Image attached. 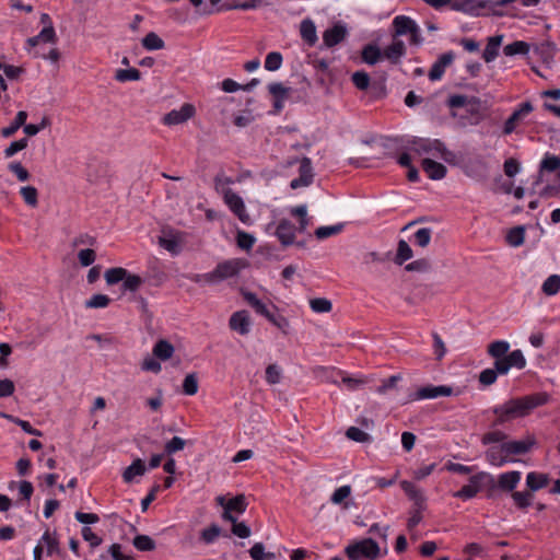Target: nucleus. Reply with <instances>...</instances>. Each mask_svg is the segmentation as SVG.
<instances>
[{
	"label": "nucleus",
	"mask_w": 560,
	"mask_h": 560,
	"mask_svg": "<svg viewBox=\"0 0 560 560\" xmlns=\"http://www.w3.org/2000/svg\"><path fill=\"white\" fill-rule=\"evenodd\" d=\"M529 51V45L523 40H515L503 48L505 56L512 57L516 55H527Z\"/></svg>",
	"instance_id": "obj_36"
},
{
	"label": "nucleus",
	"mask_w": 560,
	"mask_h": 560,
	"mask_svg": "<svg viewBox=\"0 0 560 560\" xmlns=\"http://www.w3.org/2000/svg\"><path fill=\"white\" fill-rule=\"evenodd\" d=\"M351 491L352 490L349 485L337 488L330 497L331 503L337 505L343 504V509H348L349 502H345V500L351 495Z\"/></svg>",
	"instance_id": "obj_34"
},
{
	"label": "nucleus",
	"mask_w": 560,
	"mask_h": 560,
	"mask_svg": "<svg viewBox=\"0 0 560 560\" xmlns=\"http://www.w3.org/2000/svg\"><path fill=\"white\" fill-rule=\"evenodd\" d=\"M455 55L453 51H447L442 54L439 59L432 65L430 71H429V79L431 81H438L440 80L445 69L452 65L454 61Z\"/></svg>",
	"instance_id": "obj_17"
},
{
	"label": "nucleus",
	"mask_w": 560,
	"mask_h": 560,
	"mask_svg": "<svg viewBox=\"0 0 560 560\" xmlns=\"http://www.w3.org/2000/svg\"><path fill=\"white\" fill-rule=\"evenodd\" d=\"M417 23L409 16L397 15L393 20V26L395 30V36H404L415 31Z\"/></svg>",
	"instance_id": "obj_24"
},
{
	"label": "nucleus",
	"mask_w": 560,
	"mask_h": 560,
	"mask_svg": "<svg viewBox=\"0 0 560 560\" xmlns=\"http://www.w3.org/2000/svg\"><path fill=\"white\" fill-rule=\"evenodd\" d=\"M310 306L315 313H328L332 308V304L328 299L315 298L310 301Z\"/></svg>",
	"instance_id": "obj_52"
},
{
	"label": "nucleus",
	"mask_w": 560,
	"mask_h": 560,
	"mask_svg": "<svg viewBox=\"0 0 560 560\" xmlns=\"http://www.w3.org/2000/svg\"><path fill=\"white\" fill-rule=\"evenodd\" d=\"M26 119H27L26 112H24V110L18 112L14 120L10 124V126H8L1 130L2 137L9 138V137L13 136L21 127L24 126Z\"/></svg>",
	"instance_id": "obj_33"
},
{
	"label": "nucleus",
	"mask_w": 560,
	"mask_h": 560,
	"mask_svg": "<svg viewBox=\"0 0 560 560\" xmlns=\"http://www.w3.org/2000/svg\"><path fill=\"white\" fill-rule=\"evenodd\" d=\"M506 438H508V435L504 432H502L500 430H493V431H489L482 435L481 443L483 445H489L492 443H501L502 444L503 442H506Z\"/></svg>",
	"instance_id": "obj_53"
},
{
	"label": "nucleus",
	"mask_w": 560,
	"mask_h": 560,
	"mask_svg": "<svg viewBox=\"0 0 560 560\" xmlns=\"http://www.w3.org/2000/svg\"><path fill=\"white\" fill-rule=\"evenodd\" d=\"M229 326L232 330L244 336L250 331V318L247 311L242 310L232 314L229 320Z\"/></svg>",
	"instance_id": "obj_16"
},
{
	"label": "nucleus",
	"mask_w": 560,
	"mask_h": 560,
	"mask_svg": "<svg viewBox=\"0 0 560 560\" xmlns=\"http://www.w3.org/2000/svg\"><path fill=\"white\" fill-rule=\"evenodd\" d=\"M20 194L24 199L25 203L31 207H36L38 203V191L33 186H25L20 189Z\"/></svg>",
	"instance_id": "obj_47"
},
{
	"label": "nucleus",
	"mask_w": 560,
	"mask_h": 560,
	"mask_svg": "<svg viewBox=\"0 0 560 560\" xmlns=\"http://www.w3.org/2000/svg\"><path fill=\"white\" fill-rule=\"evenodd\" d=\"M141 43L147 50H159L165 46L164 40L154 32L148 33Z\"/></svg>",
	"instance_id": "obj_37"
},
{
	"label": "nucleus",
	"mask_w": 560,
	"mask_h": 560,
	"mask_svg": "<svg viewBox=\"0 0 560 560\" xmlns=\"http://www.w3.org/2000/svg\"><path fill=\"white\" fill-rule=\"evenodd\" d=\"M549 482L548 475L535 471L528 472L526 476V485L532 492L545 488Z\"/></svg>",
	"instance_id": "obj_30"
},
{
	"label": "nucleus",
	"mask_w": 560,
	"mask_h": 560,
	"mask_svg": "<svg viewBox=\"0 0 560 560\" xmlns=\"http://www.w3.org/2000/svg\"><path fill=\"white\" fill-rule=\"evenodd\" d=\"M453 395V387L447 385H428L420 387L413 394L409 395L410 400H423V399H434L441 396H451Z\"/></svg>",
	"instance_id": "obj_12"
},
{
	"label": "nucleus",
	"mask_w": 560,
	"mask_h": 560,
	"mask_svg": "<svg viewBox=\"0 0 560 560\" xmlns=\"http://www.w3.org/2000/svg\"><path fill=\"white\" fill-rule=\"evenodd\" d=\"M174 351V346L164 339L159 340L153 347V355L162 361L171 359Z\"/></svg>",
	"instance_id": "obj_31"
},
{
	"label": "nucleus",
	"mask_w": 560,
	"mask_h": 560,
	"mask_svg": "<svg viewBox=\"0 0 560 560\" xmlns=\"http://www.w3.org/2000/svg\"><path fill=\"white\" fill-rule=\"evenodd\" d=\"M224 202L229 209L245 224L252 222L249 214L246 212L245 203L241 196L232 189H226L223 192Z\"/></svg>",
	"instance_id": "obj_11"
},
{
	"label": "nucleus",
	"mask_w": 560,
	"mask_h": 560,
	"mask_svg": "<svg viewBox=\"0 0 560 560\" xmlns=\"http://www.w3.org/2000/svg\"><path fill=\"white\" fill-rule=\"evenodd\" d=\"M525 229L522 225L511 229L506 235V241L511 246L517 247L524 243Z\"/></svg>",
	"instance_id": "obj_43"
},
{
	"label": "nucleus",
	"mask_w": 560,
	"mask_h": 560,
	"mask_svg": "<svg viewBox=\"0 0 560 560\" xmlns=\"http://www.w3.org/2000/svg\"><path fill=\"white\" fill-rule=\"evenodd\" d=\"M312 372L314 377L323 383L338 384L341 377V371L331 366H315Z\"/></svg>",
	"instance_id": "obj_20"
},
{
	"label": "nucleus",
	"mask_w": 560,
	"mask_h": 560,
	"mask_svg": "<svg viewBox=\"0 0 560 560\" xmlns=\"http://www.w3.org/2000/svg\"><path fill=\"white\" fill-rule=\"evenodd\" d=\"M407 149L416 152L417 154H430V153H439L445 161H448L450 156H453V153L448 151L445 144L438 139L431 140L427 138H412L407 142Z\"/></svg>",
	"instance_id": "obj_9"
},
{
	"label": "nucleus",
	"mask_w": 560,
	"mask_h": 560,
	"mask_svg": "<svg viewBox=\"0 0 560 560\" xmlns=\"http://www.w3.org/2000/svg\"><path fill=\"white\" fill-rule=\"evenodd\" d=\"M246 267L247 261L245 259H229L218 264L211 272L206 273L203 277L208 283H218L231 277L237 276L238 272Z\"/></svg>",
	"instance_id": "obj_8"
},
{
	"label": "nucleus",
	"mask_w": 560,
	"mask_h": 560,
	"mask_svg": "<svg viewBox=\"0 0 560 560\" xmlns=\"http://www.w3.org/2000/svg\"><path fill=\"white\" fill-rule=\"evenodd\" d=\"M422 168L427 173L428 177L433 180H439L445 177L446 167L434 160L423 159L422 160Z\"/></svg>",
	"instance_id": "obj_22"
},
{
	"label": "nucleus",
	"mask_w": 560,
	"mask_h": 560,
	"mask_svg": "<svg viewBox=\"0 0 560 560\" xmlns=\"http://www.w3.org/2000/svg\"><path fill=\"white\" fill-rule=\"evenodd\" d=\"M221 534V528L212 524L210 527L205 528L201 530L200 537L203 542L206 544H212Z\"/></svg>",
	"instance_id": "obj_60"
},
{
	"label": "nucleus",
	"mask_w": 560,
	"mask_h": 560,
	"mask_svg": "<svg viewBox=\"0 0 560 560\" xmlns=\"http://www.w3.org/2000/svg\"><path fill=\"white\" fill-rule=\"evenodd\" d=\"M559 168H560V158L547 153L544 156L542 161L540 162L539 177L536 180V184L541 182V175L544 172H556Z\"/></svg>",
	"instance_id": "obj_32"
},
{
	"label": "nucleus",
	"mask_w": 560,
	"mask_h": 560,
	"mask_svg": "<svg viewBox=\"0 0 560 560\" xmlns=\"http://www.w3.org/2000/svg\"><path fill=\"white\" fill-rule=\"evenodd\" d=\"M432 230L430 228H421L415 233V244L424 248L430 244Z\"/></svg>",
	"instance_id": "obj_57"
},
{
	"label": "nucleus",
	"mask_w": 560,
	"mask_h": 560,
	"mask_svg": "<svg viewBox=\"0 0 560 560\" xmlns=\"http://www.w3.org/2000/svg\"><path fill=\"white\" fill-rule=\"evenodd\" d=\"M347 35L346 26L336 24L332 27L326 30L323 34V42L326 47H334L341 43Z\"/></svg>",
	"instance_id": "obj_18"
},
{
	"label": "nucleus",
	"mask_w": 560,
	"mask_h": 560,
	"mask_svg": "<svg viewBox=\"0 0 560 560\" xmlns=\"http://www.w3.org/2000/svg\"><path fill=\"white\" fill-rule=\"evenodd\" d=\"M542 292L548 295H555L560 291V276L551 275L549 276L541 285Z\"/></svg>",
	"instance_id": "obj_42"
},
{
	"label": "nucleus",
	"mask_w": 560,
	"mask_h": 560,
	"mask_svg": "<svg viewBox=\"0 0 560 560\" xmlns=\"http://www.w3.org/2000/svg\"><path fill=\"white\" fill-rule=\"evenodd\" d=\"M186 441L179 436L172 438L168 442L164 445V452L166 455H173L176 452H179L184 450L186 445Z\"/></svg>",
	"instance_id": "obj_56"
},
{
	"label": "nucleus",
	"mask_w": 560,
	"mask_h": 560,
	"mask_svg": "<svg viewBox=\"0 0 560 560\" xmlns=\"http://www.w3.org/2000/svg\"><path fill=\"white\" fill-rule=\"evenodd\" d=\"M343 229V224L339 223L330 226H319L315 230V236L318 240H325L332 235L339 234Z\"/></svg>",
	"instance_id": "obj_49"
},
{
	"label": "nucleus",
	"mask_w": 560,
	"mask_h": 560,
	"mask_svg": "<svg viewBox=\"0 0 560 560\" xmlns=\"http://www.w3.org/2000/svg\"><path fill=\"white\" fill-rule=\"evenodd\" d=\"M502 39L503 35H495L489 37L487 46L482 54V58L485 59L486 62H491L498 57Z\"/></svg>",
	"instance_id": "obj_26"
},
{
	"label": "nucleus",
	"mask_w": 560,
	"mask_h": 560,
	"mask_svg": "<svg viewBox=\"0 0 560 560\" xmlns=\"http://www.w3.org/2000/svg\"><path fill=\"white\" fill-rule=\"evenodd\" d=\"M352 83L358 90L365 91L371 85L370 75L365 71H355L351 77Z\"/></svg>",
	"instance_id": "obj_46"
},
{
	"label": "nucleus",
	"mask_w": 560,
	"mask_h": 560,
	"mask_svg": "<svg viewBox=\"0 0 560 560\" xmlns=\"http://www.w3.org/2000/svg\"><path fill=\"white\" fill-rule=\"evenodd\" d=\"M382 51L375 45H366L362 50V59L368 65H375L382 57Z\"/></svg>",
	"instance_id": "obj_41"
},
{
	"label": "nucleus",
	"mask_w": 560,
	"mask_h": 560,
	"mask_svg": "<svg viewBox=\"0 0 560 560\" xmlns=\"http://www.w3.org/2000/svg\"><path fill=\"white\" fill-rule=\"evenodd\" d=\"M497 2L498 0H453L452 9L474 16L483 14V11L503 15L505 12L499 9Z\"/></svg>",
	"instance_id": "obj_6"
},
{
	"label": "nucleus",
	"mask_w": 560,
	"mask_h": 560,
	"mask_svg": "<svg viewBox=\"0 0 560 560\" xmlns=\"http://www.w3.org/2000/svg\"><path fill=\"white\" fill-rule=\"evenodd\" d=\"M346 435L348 439L361 443L369 442L371 440L370 434H368L366 432L362 431L357 427H350L347 430Z\"/></svg>",
	"instance_id": "obj_63"
},
{
	"label": "nucleus",
	"mask_w": 560,
	"mask_h": 560,
	"mask_svg": "<svg viewBox=\"0 0 560 560\" xmlns=\"http://www.w3.org/2000/svg\"><path fill=\"white\" fill-rule=\"evenodd\" d=\"M218 501L221 505L224 506L225 510H229V512H231V513L234 511V512L242 514L245 512V510L247 508L245 497L242 494L236 495L235 498L229 500L225 504H224L223 497H219Z\"/></svg>",
	"instance_id": "obj_29"
},
{
	"label": "nucleus",
	"mask_w": 560,
	"mask_h": 560,
	"mask_svg": "<svg viewBox=\"0 0 560 560\" xmlns=\"http://www.w3.org/2000/svg\"><path fill=\"white\" fill-rule=\"evenodd\" d=\"M548 399L549 396L546 393L510 398L491 409V412L495 416L492 427L505 424L517 418H524L535 408L547 404Z\"/></svg>",
	"instance_id": "obj_2"
},
{
	"label": "nucleus",
	"mask_w": 560,
	"mask_h": 560,
	"mask_svg": "<svg viewBox=\"0 0 560 560\" xmlns=\"http://www.w3.org/2000/svg\"><path fill=\"white\" fill-rule=\"evenodd\" d=\"M95 258H96V253L94 249H91V248L81 249L78 253V259L82 267L91 266L95 261Z\"/></svg>",
	"instance_id": "obj_64"
},
{
	"label": "nucleus",
	"mask_w": 560,
	"mask_h": 560,
	"mask_svg": "<svg viewBox=\"0 0 560 560\" xmlns=\"http://www.w3.org/2000/svg\"><path fill=\"white\" fill-rule=\"evenodd\" d=\"M536 445V439L532 435L518 441H506L502 443V450L508 457L524 455Z\"/></svg>",
	"instance_id": "obj_14"
},
{
	"label": "nucleus",
	"mask_w": 560,
	"mask_h": 560,
	"mask_svg": "<svg viewBox=\"0 0 560 560\" xmlns=\"http://www.w3.org/2000/svg\"><path fill=\"white\" fill-rule=\"evenodd\" d=\"M145 470L144 462L141 458H137L124 470L122 479L125 482L130 483L136 476H143Z\"/></svg>",
	"instance_id": "obj_27"
},
{
	"label": "nucleus",
	"mask_w": 560,
	"mask_h": 560,
	"mask_svg": "<svg viewBox=\"0 0 560 560\" xmlns=\"http://www.w3.org/2000/svg\"><path fill=\"white\" fill-rule=\"evenodd\" d=\"M534 107L530 102L522 103L505 120L503 126V135H511L515 131L516 127L523 121L532 112Z\"/></svg>",
	"instance_id": "obj_13"
},
{
	"label": "nucleus",
	"mask_w": 560,
	"mask_h": 560,
	"mask_svg": "<svg viewBox=\"0 0 560 560\" xmlns=\"http://www.w3.org/2000/svg\"><path fill=\"white\" fill-rule=\"evenodd\" d=\"M244 300L256 311V313L265 316L275 325L280 326V324L276 320L273 315L270 313L268 306L261 302L255 293L252 292H243Z\"/></svg>",
	"instance_id": "obj_19"
},
{
	"label": "nucleus",
	"mask_w": 560,
	"mask_h": 560,
	"mask_svg": "<svg viewBox=\"0 0 560 560\" xmlns=\"http://www.w3.org/2000/svg\"><path fill=\"white\" fill-rule=\"evenodd\" d=\"M28 144L27 138H22L20 140L13 141L10 143V145L4 150V158L9 159L12 158L18 152L25 149Z\"/></svg>",
	"instance_id": "obj_61"
},
{
	"label": "nucleus",
	"mask_w": 560,
	"mask_h": 560,
	"mask_svg": "<svg viewBox=\"0 0 560 560\" xmlns=\"http://www.w3.org/2000/svg\"><path fill=\"white\" fill-rule=\"evenodd\" d=\"M521 478L522 474L517 470L500 474L497 481L493 476L489 474V477L487 478V498L495 500L499 498L500 491L514 492L515 488L521 481Z\"/></svg>",
	"instance_id": "obj_5"
},
{
	"label": "nucleus",
	"mask_w": 560,
	"mask_h": 560,
	"mask_svg": "<svg viewBox=\"0 0 560 560\" xmlns=\"http://www.w3.org/2000/svg\"><path fill=\"white\" fill-rule=\"evenodd\" d=\"M143 283V280L138 275L127 273L122 281V289L125 291L136 292Z\"/></svg>",
	"instance_id": "obj_51"
},
{
	"label": "nucleus",
	"mask_w": 560,
	"mask_h": 560,
	"mask_svg": "<svg viewBox=\"0 0 560 560\" xmlns=\"http://www.w3.org/2000/svg\"><path fill=\"white\" fill-rule=\"evenodd\" d=\"M300 34H301L302 39L308 46H314L318 39L316 26L311 19H305L301 22Z\"/></svg>",
	"instance_id": "obj_25"
},
{
	"label": "nucleus",
	"mask_w": 560,
	"mask_h": 560,
	"mask_svg": "<svg viewBox=\"0 0 560 560\" xmlns=\"http://www.w3.org/2000/svg\"><path fill=\"white\" fill-rule=\"evenodd\" d=\"M40 541H43L47 547V556L59 553V541L49 533V530H46L43 534Z\"/></svg>",
	"instance_id": "obj_54"
},
{
	"label": "nucleus",
	"mask_w": 560,
	"mask_h": 560,
	"mask_svg": "<svg viewBox=\"0 0 560 560\" xmlns=\"http://www.w3.org/2000/svg\"><path fill=\"white\" fill-rule=\"evenodd\" d=\"M510 343L505 340H495L488 346V354L494 359L493 368L485 369L479 374V383L490 386L495 383L499 375H506L512 368L522 370L526 366V359L520 349L509 352Z\"/></svg>",
	"instance_id": "obj_1"
},
{
	"label": "nucleus",
	"mask_w": 560,
	"mask_h": 560,
	"mask_svg": "<svg viewBox=\"0 0 560 560\" xmlns=\"http://www.w3.org/2000/svg\"><path fill=\"white\" fill-rule=\"evenodd\" d=\"M110 299L105 294H94L85 302L86 308H103L108 306Z\"/></svg>",
	"instance_id": "obj_58"
},
{
	"label": "nucleus",
	"mask_w": 560,
	"mask_h": 560,
	"mask_svg": "<svg viewBox=\"0 0 560 560\" xmlns=\"http://www.w3.org/2000/svg\"><path fill=\"white\" fill-rule=\"evenodd\" d=\"M260 0H231L230 3L223 5L225 10H249L257 7Z\"/></svg>",
	"instance_id": "obj_50"
},
{
	"label": "nucleus",
	"mask_w": 560,
	"mask_h": 560,
	"mask_svg": "<svg viewBox=\"0 0 560 560\" xmlns=\"http://www.w3.org/2000/svg\"><path fill=\"white\" fill-rule=\"evenodd\" d=\"M290 214L298 219L299 225L294 226L290 221L282 219V246L296 245L305 247L312 235L307 232L311 218L307 215V207L301 205L290 209Z\"/></svg>",
	"instance_id": "obj_3"
},
{
	"label": "nucleus",
	"mask_w": 560,
	"mask_h": 560,
	"mask_svg": "<svg viewBox=\"0 0 560 560\" xmlns=\"http://www.w3.org/2000/svg\"><path fill=\"white\" fill-rule=\"evenodd\" d=\"M196 110L191 104H184L179 109H173L163 117V122L167 126L183 124L195 115Z\"/></svg>",
	"instance_id": "obj_15"
},
{
	"label": "nucleus",
	"mask_w": 560,
	"mask_h": 560,
	"mask_svg": "<svg viewBox=\"0 0 560 560\" xmlns=\"http://www.w3.org/2000/svg\"><path fill=\"white\" fill-rule=\"evenodd\" d=\"M289 145H290V148L295 150L300 155H302V158L298 156L294 161L290 160V159L287 161L288 165H292L295 162H300L299 177L291 180L290 187L292 189L307 187L313 183V178H314L311 160L308 158L304 156V150H306L310 145L306 142H302V143L291 142Z\"/></svg>",
	"instance_id": "obj_4"
},
{
	"label": "nucleus",
	"mask_w": 560,
	"mask_h": 560,
	"mask_svg": "<svg viewBox=\"0 0 560 560\" xmlns=\"http://www.w3.org/2000/svg\"><path fill=\"white\" fill-rule=\"evenodd\" d=\"M57 42V35L54 26L43 27L38 35L30 37L27 39V44L32 47L38 45L39 43H51L55 44Z\"/></svg>",
	"instance_id": "obj_28"
},
{
	"label": "nucleus",
	"mask_w": 560,
	"mask_h": 560,
	"mask_svg": "<svg viewBox=\"0 0 560 560\" xmlns=\"http://www.w3.org/2000/svg\"><path fill=\"white\" fill-rule=\"evenodd\" d=\"M400 487L405 491V493L408 495V498L413 502L417 500H420V498L423 497L422 491L410 481H407V480L401 481Z\"/></svg>",
	"instance_id": "obj_59"
},
{
	"label": "nucleus",
	"mask_w": 560,
	"mask_h": 560,
	"mask_svg": "<svg viewBox=\"0 0 560 560\" xmlns=\"http://www.w3.org/2000/svg\"><path fill=\"white\" fill-rule=\"evenodd\" d=\"M133 547L139 551H152L155 549V541L148 535H137L132 539Z\"/></svg>",
	"instance_id": "obj_38"
},
{
	"label": "nucleus",
	"mask_w": 560,
	"mask_h": 560,
	"mask_svg": "<svg viewBox=\"0 0 560 560\" xmlns=\"http://www.w3.org/2000/svg\"><path fill=\"white\" fill-rule=\"evenodd\" d=\"M236 244L241 249L249 250L255 244V237L245 231H237Z\"/></svg>",
	"instance_id": "obj_55"
},
{
	"label": "nucleus",
	"mask_w": 560,
	"mask_h": 560,
	"mask_svg": "<svg viewBox=\"0 0 560 560\" xmlns=\"http://www.w3.org/2000/svg\"><path fill=\"white\" fill-rule=\"evenodd\" d=\"M8 168L18 177L20 182H26L31 177L28 171L20 162L10 163Z\"/></svg>",
	"instance_id": "obj_62"
},
{
	"label": "nucleus",
	"mask_w": 560,
	"mask_h": 560,
	"mask_svg": "<svg viewBox=\"0 0 560 560\" xmlns=\"http://www.w3.org/2000/svg\"><path fill=\"white\" fill-rule=\"evenodd\" d=\"M253 560H275L276 555L272 552H265V546L261 542H256L249 550Z\"/></svg>",
	"instance_id": "obj_45"
},
{
	"label": "nucleus",
	"mask_w": 560,
	"mask_h": 560,
	"mask_svg": "<svg viewBox=\"0 0 560 560\" xmlns=\"http://www.w3.org/2000/svg\"><path fill=\"white\" fill-rule=\"evenodd\" d=\"M128 270L122 267L109 268L105 271V280L108 285L116 284L120 281H124Z\"/></svg>",
	"instance_id": "obj_40"
},
{
	"label": "nucleus",
	"mask_w": 560,
	"mask_h": 560,
	"mask_svg": "<svg viewBox=\"0 0 560 560\" xmlns=\"http://www.w3.org/2000/svg\"><path fill=\"white\" fill-rule=\"evenodd\" d=\"M488 477L489 474L485 471L472 475L469 478V483L462 487L458 491H455L453 497L462 500H470L475 498L482 487L487 486Z\"/></svg>",
	"instance_id": "obj_10"
},
{
	"label": "nucleus",
	"mask_w": 560,
	"mask_h": 560,
	"mask_svg": "<svg viewBox=\"0 0 560 560\" xmlns=\"http://www.w3.org/2000/svg\"><path fill=\"white\" fill-rule=\"evenodd\" d=\"M345 552L349 560H376L381 555V549L374 539L363 538L349 544Z\"/></svg>",
	"instance_id": "obj_7"
},
{
	"label": "nucleus",
	"mask_w": 560,
	"mask_h": 560,
	"mask_svg": "<svg viewBox=\"0 0 560 560\" xmlns=\"http://www.w3.org/2000/svg\"><path fill=\"white\" fill-rule=\"evenodd\" d=\"M486 457L488 462L497 467H501L506 463H514L516 459L513 457H508L502 450V444L500 446H491L486 452Z\"/></svg>",
	"instance_id": "obj_23"
},
{
	"label": "nucleus",
	"mask_w": 560,
	"mask_h": 560,
	"mask_svg": "<svg viewBox=\"0 0 560 560\" xmlns=\"http://www.w3.org/2000/svg\"><path fill=\"white\" fill-rule=\"evenodd\" d=\"M406 55V46L402 40H394L383 50V56L393 65L399 63Z\"/></svg>",
	"instance_id": "obj_21"
},
{
	"label": "nucleus",
	"mask_w": 560,
	"mask_h": 560,
	"mask_svg": "<svg viewBox=\"0 0 560 560\" xmlns=\"http://www.w3.org/2000/svg\"><path fill=\"white\" fill-rule=\"evenodd\" d=\"M412 255L413 253L409 244L405 240H400L398 242L397 253L394 258V261L396 265L401 266L405 261L412 258Z\"/></svg>",
	"instance_id": "obj_35"
},
{
	"label": "nucleus",
	"mask_w": 560,
	"mask_h": 560,
	"mask_svg": "<svg viewBox=\"0 0 560 560\" xmlns=\"http://www.w3.org/2000/svg\"><path fill=\"white\" fill-rule=\"evenodd\" d=\"M512 499L518 509L525 510L532 504L534 494L530 490L529 491H514V492H512Z\"/></svg>",
	"instance_id": "obj_39"
},
{
	"label": "nucleus",
	"mask_w": 560,
	"mask_h": 560,
	"mask_svg": "<svg viewBox=\"0 0 560 560\" xmlns=\"http://www.w3.org/2000/svg\"><path fill=\"white\" fill-rule=\"evenodd\" d=\"M198 378L195 373L187 374L183 381V393L188 396H194L198 392Z\"/></svg>",
	"instance_id": "obj_48"
},
{
	"label": "nucleus",
	"mask_w": 560,
	"mask_h": 560,
	"mask_svg": "<svg viewBox=\"0 0 560 560\" xmlns=\"http://www.w3.org/2000/svg\"><path fill=\"white\" fill-rule=\"evenodd\" d=\"M140 78L141 73L136 68L118 69L115 73V79L119 82L138 81Z\"/></svg>",
	"instance_id": "obj_44"
}]
</instances>
